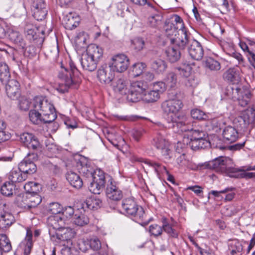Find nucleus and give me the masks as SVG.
Returning <instances> with one entry per match:
<instances>
[{"label": "nucleus", "instance_id": "f257e3e1", "mask_svg": "<svg viewBox=\"0 0 255 255\" xmlns=\"http://www.w3.org/2000/svg\"><path fill=\"white\" fill-rule=\"evenodd\" d=\"M224 76L226 80L232 83V85L227 88L228 96L234 100H237L241 107L248 105L251 100V94L246 86L239 83V70L237 68H230L224 73Z\"/></svg>", "mask_w": 255, "mask_h": 255}, {"label": "nucleus", "instance_id": "f03ea898", "mask_svg": "<svg viewBox=\"0 0 255 255\" xmlns=\"http://www.w3.org/2000/svg\"><path fill=\"white\" fill-rule=\"evenodd\" d=\"M110 85L116 93L124 96L130 102L139 101L141 94L145 88L141 81L132 82L129 85L128 81L123 77L115 79Z\"/></svg>", "mask_w": 255, "mask_h": 255}, {"label": "nucleus", "instance_id": "7ed1b4c3", "mask_svg": "<svg viewBox=\"0 0 255 255\" xmlns=\"http://www.w3.org/2000/svg\"><path fill=\"white\" fill-rule=\"evenodd\" d=\"M61 69L58 74L60 82L57 87V90L61 93L67 92L69 88H77L79 81L76 77L78 70L74 63L71 61L68 67H65L61 64Z\"/></svg>", "mask_w": 255, "mask_h": 255}, {"label": "nucleus", "instance_id": "20e7f679", "mask_svg": "<svg viewBox=\"0 0 255 255\" xmlns=\"http://www.w3.org/2000/svg\"><path fill=\"white\" fill-rule=\"evenodd\" d=\"M103 54V49L95 44L89 45L86 52L83 53L81 58V64L83 68L89 71H94L97 63Z\"/></svg>", "mask_w": 255, "mask_h": 255}, {"label": "nucleus", "instance_id": "39448f33", "mask_svg": "<svg viewBox=\"0 0 255 255\" xmlns=\"http://www.w3.org/2000/svg\"><path fill=\"white\" fill-rule=\"evenodd\" d=\"M31 106L43 115V121L45 124L51 123L57 118L53 105L42 96L35 97L31 102Z\"/></svg>", "mask_w": 255, "mask_h": 255}, {"label": "nucleus", "instance_id": "423d86ee", "mask_svg": "<svg viewBox=\"0 0 255 255\" xmlns=\"http://www.w3.org/2000/svg\"><path fill=\"white\" fill-rule=\"evenodd\" d=\"M168 99L163 101L161 108L163 113L168 116L167 121L168 125L172 123V118L181 117L179 115V112L182 108L183 104L182 101L177 97L175 92L171 91L168 93Z\"/></svg>", "mask_w": 255, "mask_h": 255}, {"label": "nucleus", "instance_id": "0eeeda50", "mask_svg": "<svg viewBox=\"0 0 255 255\" xmlns=\"http://www.w3.org/2000/svg\"><path fill=\"white\" fill-rule=\"evenodd\" d=\"M42 201L39 194H20L15 198V203L19 208L28 210L36 207Z\"/></svg>", "mask_w": 255, "mask_h": 255}, {"label": "nucleus", "instance_id": "6e6552de", "mask_svg": "<svg viewBox=\"0 0 255 255\" xmlns=\"http://www.w3.org/2000/svg\"><path fill=\"white\" fill-rule=\"evenodd\" d=\"M122 208L127 215L134 217L136 220H142L144 218V212L143 209L137 205L132 197L124 199Z\"/></svg>", "mask_w": 255, "mask_h": 255}, {"label": "nucleus", "instance_id": "1a4fd4ad", "mask_svg": "<svg viewBox=\"0 0 255 255\" xmlns=\"http://www.w3.org/2000/svg\"><path fill=\"white\" fill-rule=\"evenodd\" d=\"M92 179L89 186L90 191L95 194H100L103 191L106 183L105 173L100 169H96L94 178Z\"/></svg>", "mask_w": 255, "mask_h": 255}, {"label": "nucleus", "instance_id": "9d476101", "mask_svg": "<svg viewBox=\"0 0 255 255\" xmlns=\"http://www.w3.org/2000/svg\"><path fill=\"white\" fill-rule=\"evenodd\" d=\"M152 144L160 151L165 159L169 160L171 158L172 151L169 147V143L161 134H157L153 139Z\"/></svg>", "mask_w": 255, "mask_h": 255}, {"label": "nucleus", "instance_id": "9b49d317", "mask_svg": "<svg viewBox=\"0 0 255 255\" xmlns=\"http://www.w3.org/2000/svg\"><path fill=\"white\" fill-rule=\"evenodd\" d=\"M7 210L6 203L0 201V229L9 228L15 221L13 216Z\"/></svg>", "mask_w": 255, "mask_h": 255}, {"label": "nucleus", "instance_id": "f8f14e48", "mask_svg": "<svg viewBox=\"0 0 255 255\" xmlns=\"http://www.w3.org/2000/svg\"><path fill=\"white\" fill-rule=\"evenodd\" d=\"M230 161L229 158L220 157L210 161L206 166L218 172H226L230 176V170L234 169L228 166V162Z\"/></svg>", "mask_w": 255, "mask_h": 255}, {"label": "nucleus", "instance_id": "ddd939ff", "mask_svg": "<svg viewBox=\"0 0 255 255\" xmlns=\"http://www.w3.org/2000/svg\"><path fill=\"white\" fill-rule=\"evenodd\" d=\"M172 123L168 125V128H172L174 131L177 132H183L188 131L190 134L192 129L190 125H187L186 118L184 116L175 117L172 118Z\"/></svg>", "mask_w": 255, "mask_h": 255}, {"label": "nucleus", "instance_id": "4468645a", "mask_svg": "<svg viewBox=\"0 0 255 255\" xmlns=\"http://www.w3.org/2000/svg\"><path fill=\"white\" fill-rule=\"evenodd\" d=\"M129 64L128 57L125 54H119L113 57L112 62L109 66L113 70L121 73L127 69Z\"/></svg>", "mask_w": 255, "mask_h": 255}, {"label": "nucleus", "instance_id": "2eb2a0df", "mask_svg": "<svg viewBox=\"0 0 255 255\" xmlns=\"http://www.w3.org/2000/svg\"><path fill=\"white\" fill-rule=\"evenodd\" d=\"M190 36L188 34L185 29H179L178 34L175 37L171 38V43L180 49H184L187 45H190Z\"/></svg>", "mask_w": 255, "mask_h": 255}, {"label": "nucleus", "instance_id": "dca6fc26", "mask_svg": "<svg viewBox=\"0 0 255 255\" xmlns=\"http://www.w3.org/2000/svg\"><path fill=\"white\" fill-rule=\"evenodd\" d=\"M49 234L51 238L56 239H71L75 238V231L70 228H49Z\"/></svg>", "mask_w": 255, "mask_h": 255}, {"label": "nucleus", "instance_id": "f3484780", "mask_svg": "<svg viewBox=\"0 0 255 255\" xmlns=\"http://www.w3.org/2000/svg\"><path fill=\"white\" fill-rule=\"evenodd\" d=\"M20 140L29 149L40 151L41 146L38 139L33 134L23 133L20 135Z\"/></svg>", "mask_w": 255, "mask_h": 255}, {"label": "nucleus", "instance_id": "a211bd4d", "mask_svg": "<svg viewBox=\"0 0 255 255\" xmlns=\"http://www.w3.org/2000/svg\"><path fill=\"white\" fill-rule=\"evenodd\" d=\"M255 122V112L252 110H247L234 120V123L241 128H245L247 126Z\"/></svg>", "mask_w": 255, "mask_h": 255}, {"label": "nucleus", "instance_id": "6ab92c4d", "mask_svg": "<svg viewBox=\"0 0 255 255\" xmlns=\"http://www.w3.org/2000/svg\"><path fill=\"white\" fill-rule=\"evenodd\" d=\"M115 77V73L111 67L102 66L97 71V78L101 83L110 84Z\"/></svg>", "mask_w": 255, "mask_h": 255}, {"label": "nucleus", "instance_id": "aec40b11", "mask_svg": "<svg viewBox=\"0 0 255 255\" xmlns=\"http://www.w3.org/2000/svg\"><path fill=\"white\" fill-rule=\"evenodd\" d=\"M106 193L107 197L112 200L118 201L123 197L122 191L117 187L115 182L111 178L108 180Z\"/></svg>", "mask_w": 255, "mask_h": 255}, {"label": "nucleus", "instance_id": "412c9836", "mask_svg": "<svg viewBox=\"0 0 255 255\" xmlns=\"http://www.w3.org/2000/svg\"><path fill=\"white\" fill-rule=\"evenodd\" d=\"M188 51L191 57L196 60H200L204 56V49L200 42L195 39H191Z\"/></svg>", "mask_w": 255, "mask_h": 255}, {"label": "nucleus", "instance_id": "4be33fe9", "mask_svg": "<svg viewBox=\"0 0 255 255\" xmlns=\"http://www.w3.org/2000/svg\"><path fill=\"white\" fill-rule=\"evenodd\" d=\"M5 84L6 93L9 98L16 100L20 97V84L16 80L11 79Z\"/></svg>", "mask_w": 255, "mask_h": 255}, {"label": "nucleus", "instance_id": "5701e85b", "mask_svg": "<svg viewBox=\"0 0 255 255\" xmlns=\"http://www.w3.org/2000/svg\"><path fill=\"white\" fill-rule=\"evenodd\" d=\"M33 16L37 20L44 19L47 14V10L44 0H35L32 4Z\"/></svg>", "mask_w": 255, "mask_h": 255}, {"label": "nucleus", "instance_id": "b1692460", "mask_svg": "<svg viewBox=\"0 0 255 255\" xmlns=\"http://www.w3.org/2000/svg\"><path fill=\"white\" fill-rule=\"evenodd\" d=\"M88 161L84 157H80L77 162V167L79 172L87 178H94L96 170L87 163Z\"/></svg>", "mask_w": 255, "mask_h": 255}, {"label": "nucleus", "instance_id": "393cba45", "mask_svg": "<svg viewBox=\"0 0 255 255\" xmlns=\"http://www.w3.org/2000/svg\"><path fill=\"white\" fill-rule=\"evenodd\" d=\"M9 38L11 41L18 45L24 51L25 54L29 52L31 49H33V47L26 46L22 35L18 31L11 30L9 33Z\"/></svg>", "mask_w": 255, "mask_h": 255}, {"label": "nucleus", "instance_id": "a878e982", "mask_svg": "<svg viewBox=\"0 0 255 255\" xmlns=\"http://www.w3.org/2000/svg\"><path fill=\"white\" fill-rule=\"evenodd\" d=\"M141 83L145 86V88L141 94V98L139 99V101L140 100H143L146 103H154L160 99V96L159 94L154 92L152 89L147 92L146 91L147 87L146 82L141 81Z\"/></svg>", "mask_w": 255, "mask_h": 255}, {"label": "nucleus", "instance_id": "bb28decb", "mask_svg": "<svg viewBox=\"0 0 255 255\" xmlns=\"http://www.w3.org/2000/svg\"><path fill=\"white\" fill-rule=\"evenodd\" d=\"M222 135L224 140L229 143L236 141L239 137L238 130L232 126L226 127L223 130Z\"/></svg>", "mask_w": 255, "mask_h": 255}, {"label": "nucleus", "instance_id": "cd10ccee", "mask_svg": "<svg viewBox=\"0 0 255 255\" xmlns=\"http://www.w3.org/2000/svg\"><path fill=\"white\" fill-rule=\"evenodd\" d=\"M102 204V201L100 199L91 197L81 203V208L84 212H85L86 209L97 210L101 207Z\"/></svg>", "mask_w": 255, "mask_h": 255}, {"label": "nucleus", "instance_id": "c85d7f7f", "mask_svg": "<svg viewBox=\"0 0 255 255\" xmlns=\"http://www.w3.org/2000/svg\"><path fill=\"white\" fill-rule=\"evenodd\" d=\"M165 53L167 59L171 63L178 61L181 55L179 48L176 47L175 45L166 48Z\"/></svg>", "mask_w": 255, "mask_h": 255}, {"label": "nucleus", "instance_id": "c756f323", "mask_svg": "<svg viewBox=\"0 0 255 255\" xmlns=\"http://www.w3.org/2000/svg\"><path fill=\"white\" fill-rule=\"evenodd\" d=\"M66 177L67 181L73 187L80 189L82 187L83 181L76 173L72 171H69L66 173Z\"/></svg>", "mask_w": 255, "mask_h": 255}, {"label": "nucleus", "instance_id": "7c9ffc66", "mask_svg": "<svg viewBox=\"0 0 255 255\" xmlns=\"http://www.w3.org/2000/svg\"><path fill=\"white\" fill-rule=\"evenodd\" d=\"M27 159H24L19 164V169L27 176L28 174H32L37 170L35 164L32 161H27Z\"/></svg>", "mask_w": 255, "mask_h": 255}, {"label": "nucleus", "instance_id": "2f4dec72", "mask_svg": "<svg viewBox=\"0 0 255 255\" xmlns=\"http://www.w3.org/2000/svg\"><path fill=\"white\" fill-rule=\"evenodd\" d=\"M47 223L49 228H63L64 220L61 215H52L47 218Z\"/></svg>", "mask_w": 255, "mask_h": 255}, {"label": "nucleus", "instance_id": "473e14b6", "mask_svg": "<svg viewBox=\"0 0 255 255\" xmlns=\"http://www.w3.org/2000/svg\"><path fill=\"white\" fill-rule=\"evenodd\" d=\"M27 176L22 172L19 168L17 170H11L8 175V179L10 182L14 183H18L22 182L26 179Z\"/></svg>", "mask_w": 255, "mask_h": 255}, {"label": "nucleus", "instance_id": "72a5a7b5", "mask_svg": "<svg viewBox=\"0 0 255 255\" xmlns=\"http://www.w3.org/2000/svg\"><path fill=\"white\" fill-rule=\"evenodd\" d=\"M73 223L78 226H83L88 224L89 219L85 213L77 211L72 219Z\"/></svg>", "mask_w": 255, "mask_h": 255}, {"label": "nucleus", "instance_id": "f704fd0d", "mask_svg": "<svg viewBox=\"0 0 255 255\" xmlns=\"http://www.w3.org/2000/svg\"><path fill=\"white\" fill-rule=\"evenodd\" d=\"M253 43H251L250 46H248L246 43L241 44V47L246 53L248 59L251 65L255 68V53L254 51Z\"/></svg>", "mask_w": 255, "mask_h": 255}, {"label": "nucleus", "instance_id": "c9c22d12", "mask_svg": "<svg viewBox=\"0 0 255 255\" xmlns=\"http://www.w3.org/2000/svg\"><path fill=\"white\" fill-rule=\"evenodd\" d=\"M223 48L226 53L233 57L236 58L240 63L243 62L244 58L242 55L235 51L234 45L232 44L225 43Z\"/></svg>", "mask_w": 255, "mask_h": 255}, {"label": "nucleus", "instance_id": "e433bc0d", "mask_svg": "<svg viewBox=\"0 0 255 255\" xmlns=\"http://www.w3.org/2000/svg\"><path fill=\"white\" fill-rule=\"evenodd\" d=\"M210 144V143L206 139V137L196 140L189 141V146L194 150L207 147L209 146Z\"/></svg>", "mask_w": 255, "mask_h": 255}, {"label": "nucleus", "instance_id": "4c0bfd02", "mask_svg": "<svg viewBox=\"0 0 255 255\" xmlns=\"http://www.w3.org/2000/svg\"><path fill=\"white\" fill-rule=\"evenodd\" d=\"M230 177L234 178H253V172H246L245 170H242L238 168H234L230 170Z\"/></svg>", "mask_w": 255, "mask_h": 255}, {"label": "nucleus", "instance_id": "58836bf2", "mask_svg": "<svg viewBox=\"0 0 255 255\" xmlns=\"http://www.w3.org/2000/svg\"><path fill=\"white\" fill-rule=\"evenodd\" d=\"M162 222L163 230L168 235L169 237L172 238H178V233L173 229L172 226L167 221L166 218H163Z\"/></svg>", "mask_w": 255, "mask_h": 255}, {"label": "nucleus", "instance_id": "ea45409f", "mask_svg": "<svg viewBox=\"0 0 255 255\" xmlns=\"http://www.w3.org/2000/svg\"><path fill=\"white\" fill-rule=\"evenodd\" d=\"M179 26H175L174 24L171 22H166L164 26V30L167 36L170 37V40L172 37H175L178 34L177 29Z\"/></svg>", "mask_w": 255, "mask_h": 255}, {"label": "nucleus", "instance_id": "a19ab883", "mask_svg": "<svg viewBox=\"0 0 255 255\" xmlns=\"http://www.w3.org/2000/svg\"><path fill=\"white\" fill-rule=\"evenodd\" d=\"M203 65L211 71H218L221 69L220 63L211 57H207L203 61Z\"/></svg>", "mask_w": 255, "mask_h": 255}, {"label": "nucleus", "instance_id": "79ce46f5", "mask_svg": "<svg viewBox=\"0 0 255 255\" xmlns=\"http://www.w3.org/2000/svg\"><path fill=\"white\" fill-rule=\"evenodd\" d=\"M177 69L181 76L188 77L190 75L192 70V64L184 62L179 66L177 67Z\"/></svg>", "mask_w": 255, "mask_h": 255}, {"label": "nucleus", "instance_id": "37998d69", "mask_svg": "<svg viewBox=\"0 0 255 255\" xmlns=\"http://www.w3.org/2000/svg\"><path fill=\"white\" fill-rule=\"evenodd\" d=\"M10 74L8 67L5 63L0 64V81L3 84H5L10 81Z\"/></svg>", "mask_w": 255, "mask_h": 255}, {"label": "nucleus", "instance_id": "c03bdc74", "mask_svg": "<svg viewBox=\"0 0 255 255\" xmlns=\"http://www.w3.org/2000/svg\"><path fill=\"white\" fill-rule=\"evenodd\" d=\"M145 163L154 169L155 172L159 177H160V174L164 173L168 174V171L165 166L162 165L160 163L151 161H147L145 162Z\"/></svg>", "mask_w": 255, "mask_h": 255}, {"label": "nucleus", "instance_id": "a18cd8bd", "mask_svg": "<svg viewBox=\"0 0 255 255\" xmlns=\"http://www.w3.org/2000/svg\"><path fill=\"white\" fill-rule=\"evenodd\" d=\"M29 118L30 121L35 125L43 122V115L35 109H31L29 113Z\"/></svg>", "mask_w": 255, "mask_h": 255}, {"label": "nucleus", "instance_id": "49530a36", "mask_svg": "<svg viewBox=\"0 0 255 255\" xmlns=\"http://www.w3.org/2000/svg\"><path fill=\"white\" fill-rule=\"evenodd\" d=\"M41 188L39 184L33 182H29L24 186V189L27 194H38Z\"/></svg>", "mask_w": 255, "mask_h": 255}, {"label": "nucleus", "instance_id": "de8ad7c7", "mask_svg": "<svg viewBox=\"0 0 255 255\" xmlns=\"http://www.w3.org/2000/svg\"><path fill=\"white\" fill-rule=\"evenodd\" d=\"M151 68L158 73L163 72L167 68L166 62L161 59H156L153 61Z\"/></svg>", "mask_w": 255, "mask_h": 255}, {"label": "nucleus", "instance_id": "09e8293b", "mask_svg": "<svg viewBox=\"0 0 255 255\" xmlns=\"http://www.w3.org/2000/svg\"><path fill=\"white\" fill-rule=\"evenodd\" d=\"M60 244L62 245L63 248L62 249V252L63 254L67 253L69 254L71 250H76L74 247H76L77 240H61Z\"/></svg>", "mask_w": 255, "mask_h": 255}, {"label": "nucleus", "instance_id": "8fccbe9b", "mask_svg": "<svg viewBox=\"0 0 255 255\" xmlns=\"http://www.w3.org/2000/svg\"><path fill=\"white\" fill-rule=\"evenodd\" d=\"M15 186L10 181L5 182L1 187L0 191L2 195L10 196L13 194Z\"/></svg>", "mask_w": 255, "mask_h": 255}, {"label": "nucleus", "instance_id": "3c124183", "mask_svg": "<svg viewBox=\"0 0 255 255\" xmlns=\"http://www.w3.org/2000/svg\"><path fill=\"white\" fill-rule=\"evenodd\" d=\"M192 131L190 134H187L189 141L196 140L203 138L206 137L205 132L199 129H191Z\"/></svg>", "mask_w": 255, "mask_h": 255}, {"label": "nucleus", "instance_id": "603ef678", "mask_svg": "<svg viewBox=\"0 0 255 255\" xmlns=\"http://www.w3.org/2000/svg\"><path fill=\"white\" fill-rule=\"evenodd\" d=\"M190 241L196 247L201 255H215L213 251L206 244H203L200 247L196 243L195 240Z\"/></svg>", "mask_w": 255, "mask_h": 255}, {"label": "nucleus", "instance_id": "864d4df0", "mask_svg": "<svg viewBox=\"0 0 255 255\" xmlns=\"http://www.w3.org/2000/svg\"><path fill=\"white\" fill-rule=\"evenodd\" d=\"M146 68V65L144 63H136L132 66V75L133 77H137L143 74V71Z\"/></svg>", "mask_w": 255, "mask_h": 255}, {"label": "nucleus", "instance_id": "5fc2aeb1", "mask_svg": "<svg viewBox=\"0 0 255 255\" xmlns=\"http://www.w3.org/2000/svg\"><path fill=\"white\" fill-rule=\"evenodd\" d=\"M86 37L84 33H79L75 37V43L77 47L80 49L86 46Z\"/></svg>", "mask_w": 255, "mask_h": 255}, {"label": "nucleus", "instance_id": "6e6d98bb", "mask_svg": "<svg viewBox=\"0 0 255 255\" xmlns=\"http://www.w3.org/2000/svg\"><path fill=\"white\" fill-rule=\"evenodd\" d=\"M62 210L61 206L56 202L50 203L48 208V211L53 215H61V212Z\"/></svg>", "mask_w": 255, "mask_h": 255}, {"label": "nucleus", "instance_id": "4d7b16f0", "mask_svg": "<svg viewBox=\"0 0 255 255\" xmlns=\"http://www.w3.org/2000/svg\"><path fill=\"white\" fill-rule=\"evenodd\" d=\"M162 17L158 14L150 16L148 18V23L152 27H157L161 24Z\"/></svg>", "mask_w": 255, "mask_h": 255}, {"label": "nucleus", "instance_id": "13d9d810", "mask_svg": "<svg viewBox=\"0 0 255 255\" xmlns=\"http://www.w3.org/2000/svg\"><path fill=\"white\" fill-rule=\"evenodd\" d=\"M20 247L23 250L24 255H29L33 246L32 240H24L20 244Z\"/></svg>", "mask_w": 255, "mask_h": 255}, {"label": "nucleus", "instance_id": "bf43d9fd", "mask_svg": "<svg viewBox=\"0 0 255 255\" xmlns=\"http://www.w3.org/2000/svg\"><path fill=\"white\" fill-rule=\"evenodd\" d=\"M149 232L154 237H158L163 232L162 226H160L157 224L151 225L149 227Z\"/></svg>", "mask_w": 255, "mask_h": 255}, {"label": "nucleus", "instance_id": "052dcab7", "mask_svg": "<svg viewBox=\"0 0 255 255\" xmlns=\"http://www.w3.org/2000/svg\"><path fill=\"white\" fill-rule=\"evenodd\" d=\"M30 104H31V102L26 97H21L19 100L18 108L21 111H26L29 110Z\"/></svg>", "mask_w": 255, "mask_h": 255}, {"label": "nucleus", "instance_id": "680f3d73", "mask_svg": "<svg viewBox=\"0 0 255 255\" xmlns=\"http://www.w3.org/2000/svg\"><path fill=\"white\" fill-rule=\"evenodd\" d=\"M191 115L193 119L199 120H206L208 118L204 112L199 109L192 110Z\"/></svg>", "mask_w": 255, "mask_h": 255}, {"label": "nucleus", "instance_id": "e2e57ef3", "mask_svg": "<svg viewBox=\"0 0 255 255\" xmlns=\"http://www.w3.org/2000/svg\"><path fill=\"white\" fill-rule=\"evenodd\" d=\"M87 240H77L76 251L79 250L83 252H86L89 249V242Z\"/></svg>", "mask_w": 255, "mask_h": 255}, {"label": "nucleus", "instance_id": "0e129e2a", "mask_svg": "<svg viewBox=\"0 0 255 255\" xmlns=\"http://www.w3.org/2000/svg\"><path fill=\"white\" fill-rule=\"evenodd\" d=\"M11 249V245L9 240H0V255L2 252H8Z\"/></svg>", "mask_w": 255, "mask_h": 255}, {"label": "nucleus", "instance_id": "69168bd1", "mask_svg": "<svg viewBox=\"0 0 255 255\" xmlns=\"http://www.w3.org/2000/svg\"><path fill=\"white\" fill-rule=\"evenodd\" d=\"M176 76L174 73H169L165 79V85L170 87H173L176 83Z\"/></svg>", "mask_w": 255, "mask_h": 255}, {"label": "nucleus", "instance_id": "338daca9", "mask_svg": "<svg viewBox=\"0 0 255 255\" xmlns=\"http://www.w3.org/2000/svg\"><path fill=\"white\" fill-rule=\"evenodd\" d=\"M152 89L160 96L166 89L165 83L162 82H155L153 83Z\"/></svg>", "mask_w": 255, "mask_h": 255}, {"label": "nucleus", "instance_id": "774afa93", "mask_svg": "<svg viewBox=\"0 0 255 255\" xmlns=\"http://www.w3.org/2000/svg\"><path fill=\"white\" fill-rule=\"evenodd\" d=\"M133 48L136 51L141 50L144 45V40L140 38H136L132 42Z\"/></svg>", "mask_w": 255, "mask_h": 255}]
</instances>
